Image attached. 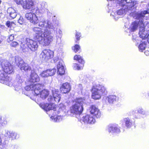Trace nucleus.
<instances>
[{
  "label": "nucleus",
  "mask_w": 149,
  "mask_h": 149,
  "mask_svg": "<svg viewBox=\"0 0 149 149\" xmlns=\"http://www.w3.org/2000/svg\"><path fill=\"white\" fill-rule=\"evenodd\" d=\"M11 46L15 47L19 45V44L16 41H13L10 44Z\"/></svg>",
  "instance_id": "a19ab883"
},
{
  "label": "nucleus",
  "mask_w": 149,
  "mask_h": 149,
  "mask_svg": "<svg viewBox=\"0 0 149 149\" xmlns=\"http://www.w3.org/2000/svg\"><path fill=\"white\" fill-rule=\"evenodd\" d=\"M123 121L125 123L126 127L128 128H130L132 125V122L130 119L128 118H125L123 119Z\"/></svg>",
  "instance_id": "c85d7f7f"
},
{
  "label": "nucleus",
  "mask_w": 149,
  "mask_h": 149,
  "mask_svg": "<svg viewBox=\"0 0 149 149\" xmlns=\"http://www.w3.org/2000/svg\"><path fill=\"white\" fill-rule=\"evenodd\" d=\"M1 66L3 70V71L8 74L12 73L13 71L12 65L7 60H4L1 62Z\"/></svg>",
  "instance_id": "1a4fd4ad"
},
{
  "label": "nucleus",
  "mask_w": 149,
  "mask_h": 149,
  "mask_svg": "<svg viewBox=\"0 0 149 149\" xmlns=\"http://www.w3.org/2000/svg\"><path fill=\"white\" fill-rule=\"evenodd\" d=\"M25 17L27 20L33 24H37L38 22V17L35 13H27L25 14Z\"/></svg>",
  "instance_id": "9b49d317"
},
{
  "label": "nucleus",
  "mask_w": 149,
  "mask_h": 149,
  "mask_svg": "<svg viewBox=\"0 0 149 149\" xmlns=\"http://www.w3.org/2000/svg\"><path fill=\"white\" fill-rule=\"evenodd\" d=\"M12 23L10 21H7L6 23V26L8 27H11L12 26Z\"/></svg>",
  "instance_id": "a18cd8bd"
},
{
  "label": "nucleus",
  "mask_w": 149,
  "mask_h": 149,
  "mask_svg": "<svg viewBox=\"0 0 149 149\" xmlns=\"http://www.w3.org/2000/svg\"><path fill=\"white\" fill-rule=\"evenodd\" d=\"M51 118L53 121L54 122H57L61 121L62 119V116H52Z\"/></svg>",
  "instance_id": "c756f323"
},
{
  "label": "nucleus",
  "mask_w": 149,
  "mask_h": 149,
  "mask_svg": "<svg viewBox=\"0 0 149 149\" xmlns=\"http://www.w3.org/2000/svg\"><path fill=\"white\" fill-rule=\"evenodd\" d=\"M108 129L109 132L119 133L120 132V127L118 125H110Z\"/></svg>",
  "instance_id": "4be33fe9"
},
{
  "label": "nucleus",
  "mask_w": 149,
  "mask_h": 149,
  "mask_svg": "<svg viewBox=\"0 0 149 149\" xmlns=\"http://www.w3.org/2000/svg\"><path fill=\"white\" fill-rule=\"evenodd\" d=\"M117 98V97L115 95H110L107 97L106 100L109 103L111 104L116 101Z\"/></svg>",
  "instance_id": "bb28decb"
},
{
  "label": "nucleus",
  "mask_w": 149,
  "mask_h": 149,
  "mask_svg": "<svg viewBox=\"0 0 149 149\" xmlns=\"http://www.w3.org/2000/svg\"><path fill=\"white\" fill-rule=\"evenodd\" d=\"M75 42H77V40H75Z\"/></svg>",
  "instance_id": "680f3d73"
},
{
  "label": "nucleus",
  "mask_w": 149,
  "mask_h": 149,
  "mask_svg": "<svg viewBox=\"0 0 149 149\" xmlns=\"http://www.w3.org/2000/svg\"><path fill=\"white\" fill-rule=\"evenodd\" d=\"M45 2H42L41 3V8H43L45 7Z\"/></svg>",
  "instance_id": "3c124183"
},
{
  "label": "nucleus",
  "mask_w": 149,
  "mask_h": 149,
  "mask_svg": "<svg viewBox=\"0 0 149 149\" xmlns=\"http://www.w3.org/2000/svg\"><path fill=\"white\" fill-rule=\"evenodd\" d=\"M5 131V136L11 138L12 140L17 139L19 137V135L16 132L12 131H9L7 130H6Z\"/></svg>",
  "instance_id": "aec40b11"
},
{
  "label": "nucleus",
  "mask_w": 149,
  "mask_h": 149,
  "mask_svg": "<svg viewBox=\"0 0 149 149\" xmlns=\"http://www.w3.org/2000/svg\"><path fill=\"white\" fill-rule=\"evenodd\" d=\"M52 93L54 100L56 102H58L60 100L61 96L58 90L53 89Z\"/></svg>",
  "instance_id": "b1692460"
},
{
  "label": "nucleus",
  "mask_w": 149,
  "mask_h": 149,
  "mask_svg": "<svg viewBox=\"0 0 149 149\" xmlns=\"http://www.w3.org/2000/svg\"><path fill=\"white\" fill-rule=\"evenodd\" d=\"M7 12L10 17L13 19L15 18L17 15V11L12 7L9 8L7 9Z\"/></svg>",
  "instance_id": "393cba45"
},
{
  "label": "nucleus",
  "mask_w": 149,
  "mask_h": 149,
  "mask_svg": "<svg viewBox=\"0 0 149 149\" xmlns=\"http://www.w3.org/2000/svg\"><path fill=\"white\" fill-rule=\"evenodd\" d=\"M137 112L143 115H147V113L146 111L141 107L138 109Z\"/></svg>",
  "instance_id": "473e14b6"
},
{
  "label": "nucleus",
  "mask_w": 149,
  "mask_h": 149,
  "mask_svg": "<svg viewBox=\"0 0 149 149\" xmlns=\"http://www.w3.org/2000/svg\"><path fill=\"white\" fill-rule=\"evenodd\" d=\"M145 54L146 55H148L149 54V52L148 51H146L145 52Z\"/></svg>",
  "instance_id": "864d4df0"
},
{
  "label": "nucleus",
  "mask_w": 149,
  "mask_h": 149,
  "mask_svg": "<svg viewBox=\"0 0 149 149\" xmlns=\"http://www.w3.org/2000/svg\"><path fill=\"white\" fill-rule=\"evenodd\" d=\"M78 87L79 89L81 91V92H82L83 88L82 87V85L81 84H79L78 86Z\"/></svg>",
  "instance_id": "09e8293b"
},
{
  "label": "nucleus",
  "mask_w": 149,
  "mask_h": 149,
  "mask_svg": "<svg viewBox=\"0 0 149 149\" xmlns=\"http://www.w3.org/2000/svg\"><path fill=\"white\" fill-rule=\"evenodd\" d=\"M16 80L17 81L14 83L13 86L16 91H19L21 89V84L24 81V79L23 77L21 76L19 74H18L17 75Z\"/></svg>",
  "instance_id": "4468645a"
},
{
  "label": "nucleus",
  "mask_w": 149,
  "mask_h": 149,
  "mask_svg": "<svg viewBox=\"0 0 149 149\" xmlns=\"http://www.w3.org/2000/svg\"><path fill=\"white\" fill-rule=\"evenodd\" d=\"M0 78L3 81V82H1V83L5 84L10 87L13 85V83L11 81L10 78L3 71H0Z\"/></svg>",
  "instance_id": "9d476101"
},
{
  "label": "nucleus",
  "mask_w": 149,
  "mask_h": 149,
  "mask_svg": "<svg viewBox=\"0 0 149 149\" xmlns=\"http://www.w3.org/2000/svg\"><path fill=\"white\" fill-rule=\"evenodd\" d=\"M7 123V121L5 120H1V119L0 120V126H5Z\"/></svg>",
  "instance_id": "ea45409f"
},
{
  "label": "nucleus",
  "mask_w": 149,
  "mask_h": 149,
  "mask_svg": "<svg viewBox=\"0 0 149 149\" xmlns=\"http://www.w3.org/2000/svg\"><path fill=\"white\" fill-rule=\"evenodd\" d=\"M138 25V23H137L136 22H132L130 27V31L133 32L136 31L137 29Z\"/></svg>",
  "instance_id": "cd10ccee"
},
{
  "label": "nucleus",
  "mask_w": 149,
  "mask_h": 149,
  "mask_svg": "<svg viewBox=\"0 0 149 149\" xmlns=\"http://www.w3.org/2000/svg\"><path fill=\"white\" fill-rule=\"evenodd\" d=\"M147 14H149V11L148 10H144L140 13H136L134 16V18L135 19H142V20L139 21L138 22L139 25V33H140V31L142 32H145V25L148 24L149 25V23L148 22L145 21L144 22V21L142 20L143 18L145 16V15Z\"/></svg>",
  "instance_id": "20e7f679"
},
{
  "label": "nucleus",
  "mask_w": 149,
  "mask_h": 149,
  "mask_svg": "<svg viewBox=\"0 0 149 149\" xmlns=\"http://www.w3.org/2000/svg\"><path fill=\"white\" fill-rule=\"evenodd\" d=\"M46 24V21L44 19H40L39 22L38 26L41 27H43L46 25H45Z\"/></svg>",
  "instance_id": "72a5a7b5"
},
{
  "label": "nucleus",
  "mask_w": 149,
  "mask_h": 149,
  "mask_svg": "<svg viewBox=\"0 0 149 149\" xmlns=\"http://www.w3.org/2000/svg\"><path fill=\"white\" fill-rule=\"evenodd\" d=\"M57 67L58 74L61 75H63L65 72V70L62 60H61L58 62Z\"/></svg>",
  "instance_id": "6ab92c4d"
},
{
  "label": "nucleus",
  "mask_w": 149,
  "mask_h": 149,
  "mask_svg": "<svg viewBox=\"0 0 149 149\" xmlns=\"http://www.w3.org/2000/svg\"><path fill=\"white\" fill-rule=\"evenodd\" d=\"M53 99V98L51 96H49V97L48 99V101L50 102Z\"/></svg>",
  "instance_id": "8fccbe9b"
},
{
  "label": "nucleus",
  "mask_w": 149,
  "mask_h": 149,
  "mask_svg": "<svg viewBox=\"0 0 149 149\" xmlns=\"http://www.w3.org/2000/svg\"><path fill=\"white\" fill-rule=\"evenodd\" d=\"M146 45L144 43H142L140 44L139 46V48L141 51L142 52L145 49Z\"/></svg>",
  "instance_id": "e433bc0d"
},
{
  "label": "nucleus",
  "mask_w": 149,
  "mask_h": 149,
  "mask_svg": "<svg viewBox=\"0 0 149 149\" xmlns=\"http://www.w3.org/2000/svg\"><path fill=\"white\" fill-rule=\"evenodd\" d=\"M147 9L148 10H149V3L148 5L147 6Z\"/></svg>",
  "instance_id": "5fc2aeb1"
},
{
  "label": "nucleus",
  "mask_w": 149,
  "mask_h": 149,
  "mask_svg": "<svg viewBox=\"0 0 149 149\" xmlns=\"http://www.w3.org/2000/svg\"><path fill=\"white\" fill-rule=\"evenodd\" d=\"M56 37L61 38L62 35V32L59 29L56 28L55 31Z\"/></svg>",
  "instance_id": "7c9ffc66"
},
{
  "label": "nucleus",
  "mask_w": 149,
  "mask_h": 149,
  "mask_svg": "<svg viewBox=\"0 0 149 149\" xmlns=\"http://www.w3.org/2000/svg\"><path fill=\"white\" fill-rule=\"evenodd\" d=\"M2 119V117L0 115V120L1 119Z\"/></svg>",
  "instance_id": "13d9d810"
},
{
  "label": "nucleus",
  "mask_w": 149,
  "mask_h": 149,
  "mask_svg": "<svg viewBox=\"0 0 149 149\" xmlns=\"http://www.w3.org/2000/svg\"><path fill=\"white\" fill-rule=\"evenodd\" d=\"M137 2L136 1L127 3L124 5H120L123 7V8L117 10L116 13L117 15L122 16L124 15L126 12L129 10H132L135 8L137 6Z\"/></svg>",
  "instance_id": "39448f33"
},
{
  "label": "nucleus",
  "mask_w": 149,
  "mask_h": 149,
  "mask_svg": "<svg viewBox=\"0 0 149 149\" xmlns=\"http://www.w3.org/2000/svg\"><path fill=\"white\" fill-rule=\"evenodd\" d=\"M54 52L49 49L43 50L40 55V57L42 60L47 61L54 57Z\"/></svg>",
  "instance_id": "6e6552de"
},
{
  "label": "nucleus",
  "mask_w": 149,
  "mask_h": 149,
  "mask_svg": "<svg viewBox=\"0 0 149 149\" xmlns=\"http://www.w3.org/2000/svg\"><path fill=\"white\" fill-rule=\"evenodd\" d=\"M60 89L61 92L64 93H66L70 91L71 87L69 83H65L62 85Z\"/></svg>",
  "instance_id": "412c9836"
},
{
  "label": "nucleus",
  "mask_w": 149,
  "mask_h": 149,
  "mask_svg": "<svg viewBox=\"0 0 149 149\" xmlns=\"http://www.w3.org/2000/svg\"><path fill=\"white\" fill-rule=\"evenodd\" d=\"M40 106L42 109L46 111L52 110L55 111L56 110L55 104L53 103H41L40 104Z\"/></svg>",
  "instance_id": "f3484780"
},
{
  "label": "nucleus",
  "mask_w": 149,
  "mask_h": 149,
  "mask_svg": "<svg viewBox=\"0 0 149 149\" xmlns=\"http://www.w3.org/2000/svg\"><path fill=\"white\" fill-rule=\"evenodd\" d=\"M139 34L140 38H142L143 39H145L147 38H149V34L148 35L145 31L144 32L140 31V32L139 33Z\"/></svg>",
  "instance_id": "2f4dec72"
},
{
  "label": "nucleus",
  "mask_w": 149,
  "mask_h": 149,
  "mask_svg": "<svg viewBox=\"0 0 149 149\" xmlns=\"http://www.w3.org/2000/svg\"><path fill=\"white\" fill-rule=\"evenodd\" d=\"M15 61L17 65L21 70H24L26 72L31 71V67L28 64L25 63L21 57H16Z\"/></svg>",
  "instance_id": "423d86ee"
},
{
  "label": "nucleus",
  "mask_w": 149,
  "mask_h": 149,
  "mask_svg": "<svg viewBox=\"0 0 149 149\" xmlns=\"http://www.w3.org/2000/svg\"><path fill=\"white\" fill-rule=\"evenodd\" d=\"M60 109H61L62 110H63L65 109V107L64 106L63 104H61L59 106Z\"/></svg>",
  "instance_id": "49530a36"
},
{
  "label": "nucleus",
  "mask_w": 149,
  "mask_h": 149,
  "mask_svg": "<svg viewBox=\"0 0 149 149\" xmlns=\"http://www.w3.org/2000/svg\"><path fill=\"white\" fill-rule=\"evenodd\" d=\"M49 91L47 89H44L42 90L39 95L40 97L42 99H45L49 95Z\"/></svg>",
  "instance_id": "a878e982"
},
{
  "label": "nucleus",
  "mask_w": 149,
  "mask_h": 149,
  "mask_svg": "<svg viewBox=\"0 0 149 149\" xmlns=\"http://www.w3.org/2000/svg\"><path fill=\"white\" fill-rule=\"evenodd\" d=\"M81 36V33L79 32H76V34L75 35V37L76 40H79L80 39V38Z\"/></svg>",
  "instance_id": "37998d69"
},
{
  "label": "nucleus",
  "mask_w": 149,
  "mask_h": 149,
  "mask_svg": "<svg viewBox=\"0 0 149 149\" xmlns=\"http://www.w3.org/2000/svg\"><path fill=\"white\" fill-rule=\"evenodd\" d=\"M92 97L93 99L97 100L101 98V97L107 93V89L102 85H99L93 87L92 90Z\"/></svg>",
  "instance_id": "f03ea898"
},
{
  "label": "nucleus",
  "mask_w": 149,
  "mask_h": 149,
  "mask_svg": "<svg viewBox=\"0 0 149 149\" xmlns=\"http://www.w3.org/2000/svg\"><path fill=\"white\" fill-rule=\"evenodd\" d=\"M33 84L27 86L25 87V90L27 91H29L30 90L33 91Z\"/></svg>",
  "instance_id": "4c0bfd02"
},
{
  "label": "nucleus",
  "mask_w": 149,
  "mask_h": 149,
  "mask_svg": "<svg viewBox=\"0 0 149 149\" xmlns=\"http://www.w3.org/2000/svg\"><path fill=\"white\" fill-rule=\"evenodd\" d=\"M1 0H0V4H1Z\"/></svg>",
  "instance_id": "052dcab7"
},
{
  "label": "nucleus",
  "mask_w": 149,
  "mask_h": 149,
  "mask_svg": "<svg viewBox=\"0 0 149 149\" xmlns=\"http://www.w3.org/2000/svg\"><path fill=\"white\" fill-rule=\"evenodd\" d=\"M24 20L22 17L20 16L19 19L18 20V22L20 24H22L24 22Z\"/></svg>",
  "instance_id": "c03bdc74"
},
{
  "label": "nucleus",
  "mask_w": 149,
  "mask_h": 149,
  "mask_svg": "<svg viewBox=\"0 0 149 149\" xmlns=\"http://www.w3.org/2000/svg\"><path fill=\"white\" fill-rule=\"evenodd\" d=\"M40 77L37 74L32 71L29 78V81L31 82L35 83L39 81Z\"/></svg>",
  "instance_id": "5701e85b"
},
{
  "label": "nucleus",
  "mask_w": 149,
  "mask_h": 149,
  "mask_svg": "<svg viewBox=\"0 0 149 149\" xmlns=\"http://www.w3.org/2000/svg\"><path fill=\"white\" fill-rule=\"evenodd\" d=\"M43 86L39 84H33V91L34 93V96L37 97L39 96L40 93L42 91L43 88Z\"/></svg>",
  "instance_id": "a211bd4d"
},
{
  "label": "nucleus",
  "mask_w": 149,
  "mask_h": 149,
  "mask_svg": "<svg viewBox=\"0 0 149 149\" xmlns=\"http://www.w3.org/2000/svg\"><path fill=\"white\" fill-rule=\"evenodd\" d=\"M0 149H2V146L0 144Z\"/></svg>",
  "instance_id": "4d7b16f0"
},
{
  "label": "nucleus",
  "mask_w": 149,
  "mask_h": 149,
  "mask_svg": "<svg viewBox=\"0 0 149 149\" xmlns=\"http://www.w3.org/2000/svg\"><path fill=\"white\" fill-rule=\"evenodd\" d=\"M26 43L28 47L32 51H35L38 47V42L29 38H26Z\"/></svg>",
  "instance_id": "f8f14e48"
},
{
  "label": "nucleus",
  "mask_w": 149,
  "mask_h": 149,
  "mask_svg": "<svg viewBox=\"0 0 149 149\" xmlns=\"http://www.w3.org/2000/svg\"><path fill=\"white\" fill-rule=\"evenodd\" d=\"M58 58L57 57H55L54 58L53 60L55 62H56L58 60Z\"/></svg>",
  "instance_id": "603ef678"
},
{
  "label": "nucleus",
  "mask_w": 149,
  "mask_h": 149,
  "mask_svg": "<svg viewBox=\"0 0 149 149\" xmlns=\"http://www.w3.org/2000/svg\"><path fill=\"white\" fill-rule=\"evenodd\" d=\"M17 147L16 145H12L11 146V149H17Z\"/></svg>",
  "instance_id": "de8ad7c7"
},
{
  "label": "nucleus",
  "mask_w": 149,
  "mask_h": 149,
  "mask_svg": "<svg viewBox=\"0 0 149 149\" xmlns=\"http://www.w3.org/2000/svg\"><path fill=\"white\" fill-rule=\"evenodd\" d=\"M35 2V0H17V3L21 4L24 9L29 10L34 6Z\"/></svg>",
  "instance_id": "0eeeda50"
},
{
  "label": "nucleus",
  "mask_w": 149,
  "mask_h": 149,
  "mask_svg": "<svg viewBox=\"0 0 149 149\" xmlns=\"http://www.w3.org/2000/svg\"><path fill=\"white\" fill-rule=\"evenodd\" d=\"M97 109L98 108L95 106L92 105L91 106L90 109V112L91 114L93 115V113H95V112Z\"/></svg>",
  "instance_id": "c9c22d12"
},
{
  "label": "nucleus",
  "mask_w": 149,
  "mask_h": 149,
  "mask_svg": "<svg viewBox=\"0 0 149 149\" xmlns=\"http://www.w3.org/2000/svg\"><path fill=\"white\" fill-rule=\"evenodd\" d=\"M74 102V104L70 108V111L72 113L80 114L83 110V105L86 103L85 99L81 97L76 99Z\"/></svg>",
  "instance_id": "7ed1b4c3"
},
{
  "label": "nucleus",
  "mask_w": 149,
  "mask_h": 149,
  "mask_svg": "<svg viewBox=\"0 0 149 149\" xmlns=\"http://www.w3.org/2000/svg\"><path fill=\"white\" fill-rule=\"evenodd\" d=\"M2 42V40L1 39H0V44H1Z\"/></svg>",
  "instance_id": "6e6d98bb"
},
{
  "label": "nucleus",
  "mask_w": 149,
  "mask_h": 149,
  "mask_svg": "<svg viewBox=\"0 0 149 149\" xmlns=\"http://www.w3.org/2000/svg\"><path fill=\"white\" fill-rule=\"evenodd\" d=\"M95 112V113H93V115L94 116L97 118H99L100 117L101 115V112L100 110L97 109Z\"/></svg>",
  "instance_id": "f704fd0d"
},
{
  "label": "nucleus",
  "mask_w": 149,
  "mask_h": 149,
  "mask_svg": "<svg viewBox=\"0 0 149 149\" xmlns=\"http://www.w3.org/2000/svg\"><path fill=\"white\" fill-rule=\"evenodd\" d=\"M80 121L81 123L83 122L86 124H93L95 123V120L92 115L87 114L83 116Z\"/></svg>",
  "instance_id": "2eb2a0df"
},
{
  "label": "nucleus",
  "mask_w": 149,
  "mask_h": 149,
  "mask_svg": "<svg viewBox=\"0 0 149 149\" xmlns=\"http://www.w3.org/2000/svg\"><path fill=\"white\" fill-rule=\"evenodd\" d=\"M74 59L77 61L79 63H81V65H79L77 63H74L73 65V67L74 69L80 70L82 68L84 63V61L82 57L79 55H76L74 56Z\"/></svg>",
  "instance_id": "ddd939ff"
},
{
  "label": "nucleus",
  "mask_w": 149,
  "mask_h": 149,
  "mask_svg": "<svg viewBox=\"0 0 149 149\" xmlns=\"http://www.w3.org/2000/svg\"><path fill=\"white\" fill-rule=\"evenodd\" d=\"M148 97L149 98V91L148 92Z\"/></svg>",
  "instance_id": "bf43d9fd"
},
{
  "label": "nucleus",
  "mask_w": 149,
  "mask_h": 149,
  "mask_svg": "<svg viewBox=\"0 0 149 149\" xmlns=\"http://www.w3.org/2000/svg\"><path fill=\"white\" fill-rule=\"evenodd\" d=\"M56 72V69H47L45 70L42 72L40 74V75L41 77L43 78L47 77L54 75Z\"/></svg>",
  "instance_id": "dca6fc26"
},
{
  "label": "nucleus",
  "mask_w": 149,
  "mask_h": 149,
  "mask_svg": "<svg viewBox=\"0 0 149 149\" xmlns=\"http://www.w3.org/2000/svg\"><path fill=\"white\" fill-rule=\"evenodd\" d=\"M14 36L13 34H11L10 35L8 38L7 39V41L8 42H10V41H13L14 39Z\"/></svg>",
  "instance_id": "79ce46f5"
},
{
  "label": "nucleus",
  "mask_w": 149,
  "mask_h": 149,
  "mask_svg": "<svg viewBox=\"0 0 149 149\" xmlns=\"http://www.w3.org/2000/svg\"><path fill=\"white\" fill-rule=\"evenodd\" d=\"M60 25L58 22L55 23L51 22L49 20L47 21L45 29L44 30L40 27H36L32 28V30L35 34L34 38L40 44L43 46L49 45L54 40V37L51 34L54 31L56 26Z\"/></svg>",
  "instance_id": "f257e3e1"
},
{
  "label": "nucleus",
  "mask_w": 149,
  "mask_h": 149,
  "mask_svg": "<svg viewBox=\"0 0 149 149\" xmlns=\"http://www.w3.org/2000/svg\"><path fill=\"white\" fill-rule=\"evenodd\" d=\"M72 49L75 52H77L80 49V47L79 45H76Z\"/></svg>",
  "instance_id": "58836bf2"
}]
</instances>
